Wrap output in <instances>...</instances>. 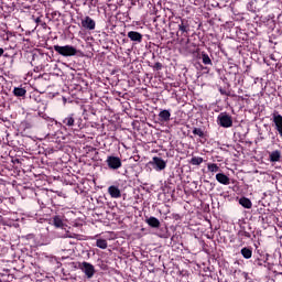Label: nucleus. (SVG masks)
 <instances>
[{
    "label": "nucleus",
    "mask_w": 282,
    "mask_h": 282,
    "mask_svg": "<svg viewBox=\"0 0 282 282\" xmlns=\"http://www.w3.org/2000/svg\"><path fill=\"white\" fill-rule=\"evenodd\" d=\"M178 30L180 32H182V34H188V32H191V25L188 24V21L185 19H181Z\"/></svg>",
    "instance_id": "nucleus-8"
},
{
    "label": "nucleus",
    "mask_w": 282,
    "mask_h": 282,
    "mask_svg": "<svg viewBox=\"0 0 282 282\" xmlns=\"http://www.w3.org/2000/svg\"><path fill=\"white\" fill-rule=\"evenodd\" d=\"M79 270H82V272H84L85 276L87 279H94V274H96V268L94 267V264L89 263V262H82L79 263Z\"/></svg>",
    "instance_id": "nucleus-3"
},
{
    "label": "nucleus",
    "mask_w": 282,
    "mask_h": 282,
    "mask_svg": "<svg viewBox=\"0 0 282 282\" xmlns=\"http://www.w3.org/2000/svg\"><path fill=\"white\" fill-rule=\"evenodd\" d=\"M207 171H209V173H218L219 165H217V163H208Z\"/></svg>",
    "instance_id": "nucleus-20"
},
{
    "label": "nucleus",
    "mask_w": 282,
    "mask_h": 282,
    "mask_svg": "<svg viewBox=\"0 0 282 282\" xmlns=\"http://www.w3.org/2000/svg\"><path fill=\"white\" fill-rule=\"evenodd\" d=\"M145 224H148V226H150V228H160V219H158L156 217H153V216L148 218L145 220Z\"/></svg>",
    "instance_id": "nucleus-14"
},
{
    "label": "nucleus",
    "mask_w": 282,
    "mask_h": 282,
    "mask_svg": "<svg viewBox=\"0 0 282 282\" xmlns=\"http://www.w3.org/2000/svg\"><path fill=\"white\" fill-rule=\"evenodd\" d=\"M159 118L162 122H169V120H171V110H161L159 112Z\"/></svg>",
    "instance_id": "nucleus-13"
},
{
    "label": "nucleus",
    "mask_w": 282,
    "mask_h": 282,
    "mask_svg": "<svg viewBox=\"0 0 282 282\" xmlns=\"http://www.w3.org/2000/svg\"><path fill=\"white\" fill-rule=\"evenodd\" d=\"M221 94H224V90H220Z\"/></svg>",
    "instance_id": "nucleus-31"
},
{
    "label": "nucleus",
    "mask_w": 282,
    "mask_h": 282,
    "mask_svg": "<svg viewBox=\"0 0 282 282\" xmlns=\"http://www.w3.org/2000/svg\"><path fill=\"white\" fill-rule=\"evenodd\" d=\"M106 163L108 165V169H111L112 171H118V169L122 167V160H120V158L118 156H108Z\"/></svg>",
    "instance_id": "nucleus-4"
},
{
    "label": "nucleus",
    "mask_w": 282,
    "mask_h": 282,
    "mask_svg": "<svg viewBox=\"0 0 282 282\" xmlns=\"http://www.w3.org/2000/svg\"><path fill=\"white\" fill-rule=\"evenodd\" d=\"M0 282H3V281L0 279Z\"/></svg>",
    "instance_id": "nucleus-33"
},
{
    "label": "nucleus",
    "mask_w": 282,
    "mask_h": 282,
    "mask_svg": "<svg viewBox=\"0 0 282 282\" xmlns=\"http://www.w3.org/2000/svg\"><path fill=\"white\" fill-rule=\"evenodd\" d=\"M154 67L158 69H162V63H160V62L155 63Z\"/></svg>",
    "instance_id": "nucleus-27"
},
{
    "label": "nucleus",
    "mask_w": 282,
    "mask_h": 282,
    "mask_svg": "<svg viewBox=\"0 0 282 282\" xmlns=\"http://www.w3.org/2000/svg\"><path fill=\"white\" fill-rule=\"evenodd\" d=\"M128 39H130V41H133L135 43H142V35L140 32H137V31L128 32Z\"/></svg>",
    "instance_id": "nucleus-10"
},
{
    "label": "nucleus",
    "mask_w": 282,
    "mask_h": 282,
    "mask_svg": "<svg viewBox=\"0 0 282 282\" xmlns=\"http://www.w3.org/2000/svg\"><path fill=\"white\" fill-rule=\"evenodd\" d=\"M217 122L219 127H223L224 129H229V127H232V117L228 115L227 112H221L217 117Z\"/></svg>",
    "instance_id": "nucleus-2"
},
{
    "label": "nucleus",
    "mask_w": 282,
    "mask_h": 282,
    "mask_svg": "<svg viewBox=\"0 0 282 282\" xmlns=\"http://www.w3.org/2000/svg\"><path fill=\"white\" fill-rule=\"evenodd\" d=\"M13 94L17 97H23V96H25V94H28V90H25L24 88L17 87L13 89Z\"/></svg>",
    "instance_id": "nucleus-21"
},
{
    "label": "nucleus",
    "mask_w": 282,
    "mask_h": 282,
    "mask_svg": "<svg viewBox=\"0 0 282 282\" xmlns=\"http://www.w3.org/2000/svg\"><path fill=\"white\" fill-rule=\"evenodd\" d=\"M42 118H44V120H47V115H42Z\"/></svg>",
    "instance_id": "nucleus-29"
},
{
    "label": "nucleus",
    "mask_w": 282,
    "mask_h": 282,
    "mask_svg": "<svg viewBox=\"0 0 282 282\" xmlns=\"http://www.w3.org/2000/svg\"><path fill=\"white\" fill-rule=\"evenodd\" d=\"M53 47L54 51L57 52V54H59L61 56H76L77 54L76 47L72 45H54Z\"/></svg>",
    "instance_id": "nucleus-1"
},
{
    "label": "nucleus",
    "mask_w": 282,
    "mask_h": 282,
    "mask_svg": "<svg viewBox=\"0 0 282 282\" xmlns=\"http://www.w3.org/2000/svg\"><path fill=\"white\" fill-rule=\"evenodd\" d=\"M53 225L55 226V228H63V226H65L61 216L53 217Z\"/></svg>",
    "instance_id": "nucleus-16"
},
{
    "label": "nucleus",
    "mask_w": 282,
    "mask_h": 282,
    "mask_svg": "<svg viewBox=\"0 0 282 282\" xmlns=\"http://www.w3.org/2000/svg\"><path fill=\"white\" fill-rule=\"evenodd\" d=\"M203 162H204V158L193 156L189 161V164H192L193 166H199V164H202Z\"/></svg>",
    "instance_id": "nucleus-18"
},
{
    "label": "nucleus",
    "mask_w": 282,
    "mask_h": 282,
    "mask_svg": "<svg viewBox=\"0 0 282 282\" xmlns=\"http://www.w3.org/2000/svg\"><path fill=\"white\" fill-rule=\"evenodd\" d=\"M82 28H84V30L94 31L96 30V21L89 15H86L84 19H82Z\"/></svg>",
    "instance_id": "nucleus-5"
},
{
    "label": "nucleus",
    "mask_w": 282,
    "mask_h": 282,
    "mask_svg": "<svg viewBox=\"0 0 282 282\" xmlns=\"http://www.w3.org/2000/svg\"><path fill=\"white\" fill-rule=\"evenodd\" d=\"M97 248H100V250H107L108 243L106 239H97L96 241Z\"/></svg>",
    "instance_id": "nucleus-19"
},
{
    "label": "nucleus",
    "mask_w": 282,
    "mask_h": 282,
    "mask_svg": "<svg viewBox=\"0 0 282 282\" xmlns=\"http://www.w3.org/2000/svg\"><path fill=\"white\" fill-rule=\"evenodd\" d=\"M150 164L154 166L155 171H164L166 169V161L159 156H154Z\"/></svg>",
    "instance_id": "nucleus-6"
},
{
    "label": "nucleus",
    "mask_w": 282,
    "mask_h": 282,
    "mask_svg": "<svg viewBox=\"0 0 282 282\" xmlns=\"http://www.w3.org/2000/svg\"><path fill=\"white\" fill-rule=\"evenodd\" d=\"M193 134L198 135V138H204V130H202V128H194Z\"/></svg>",
    "instance_id": "nucleus-24"
},
{
    "label": "nucleus",
    "mask_w": 282,
    "mask_h": 282,
    "mask_svg": "<svg viewBox=\"0 0 282 282\" xmlns=\"http://www.w3.org/2000/svg\"><path fill=\"white\" fill-rule=\"evenodd\" d=\"M240 235H242V237H247V239H250V232L248 231H240Z\"/></svg>",
    "instance_id": "nucleus-26"
},
{
    "label": "nucleus",
    "mask_w": 282,
    "mask_h": 282,
    "mask_svg": "<svg viewBox=\"0 0 282 282\" xmlns=\"http://www.w3.org/2000/svg\"><path fill=\"white\" fill-rule=\"evenodd\" d=\"M239 204L242 206V208H252V200L247 197H241L239 199Z\"/></svg>",
    "instance_id": "nucleus-15"
},
{
    "label": "nucleus",
    "mask_w": 282,
    "mask_h": 282,
    "mask_svg": "<svg viewBox=\"0 0 282 282\" xmlns=\"http://www.w3.org/2000/svg\"><path fill=\"white\" fill-rule=\"evenodd\" d=\"M180 43H181V45H188L191 43V39H188V37L186 40L182 39L180 41Z\"/></svg>",
    "instance_id": "nucleus-25"
},
{
    "label": "nucleus",
    "mask_w": 282,
    "mask_h": 282,
    "mask_svg": "<svg viewBox=\"0 0 282 282\" xmlns=\"http://www.w3.org/2000/svg\"><path fill=\"white\" fill-rule=\"evenodd\" d=\"M108 193L112 199H120L122 197V193L120 192V188L116 185L108 187Z\"/></svg>",
    "instance_id": "nucleus-7"
},
{
    "label": "nucleus",
    "mask_w": 282,
    "mask_h": 282,
    "mask_svg": "<svg viewBox=\"0 0 282 282\" xmlns=\"http://www.w3.org/2000/svg\"><path fill=\"white\" fill-rule=\"evenodd\" d=\"M221 94H224V90H220Z\"/></svg>",
    "instance_id": "nucleus-32"
},
{
    "label": "nucleus",
    "mask_w": 282,
    "mask_h": 282,
    "mask_svg": "<svg viewBox=\"0 0 282 282\" xmlns=\"http://www.w3.org/2000/svg\"><path fill=\"white\" fill-rule=\"evenodd\" d=\"M202 61L204 65H213V61L210 59V56L206 54L205 52L202 53Z\"/></svg>",
    "instance_id": "nucleus-22"
},
{
    "label": "nucleus",
    "mask_w": 282,
    "mask_h": 282,
    "mask_svg": "<svg viewBox=\"0 0 282 282\" xmlns=\"http://www.w3.org/2000/svg\"><path fill=\"white\" fill-rule=\"evenodd\" d=\"M3 48H0V56H3Z\"/></svg>",
    "instance_id": "nucleus-28"
},
{
    "label": "nucleus",
    "mask_w": 282,
    "mask_h": 282,
    "mask_svg": "<svg viewBox=\"0 0 282 282\" xmlns=\"http://www.w3.org/2000/svg\"><path fill=\"white\" fill-rule=\"evenodd\" d=\"M76 115L70 113L68 115L66 118L63 119V124H65V127H68L69 129H72V127H74V124H76Z\"/></svg>",
    "instance_id": "nucleus-9"
},
{
    "label": "nucleus",
    "mask_w": 282,
    "mask_h": 282,
    "mask_svg": "<svg viewBox=\"0 0 282 282\" xmlns=\"http://www.w3.org/2000/svg\"><path fill=\"white\" fill-rule=\"evenodd\" d=\"M83 236L78 235V234H69V232H66L64 235V238L65 239H78V240H82L83 238H80Z\"/></svg>",
    "instance_id": "nucleus-23"
},
{
    "label": "nucleus",
    "mask_w": 282,
    "mask_h": 282,
    "mask_svg": "<svg viewBox=\"0 0 282 282\" xmlns=\"http://www.w3.org/2000/svg\"><path fill=\"white\" fill-rule=\"evenodd\" d=\"M269 160L272 163L281 162V152H280V150H275V151L270 152Z\"/></svg>",
    "instance_id": "nucleus-12"
},
{
    "label": "nucleus",
    "mask_w": 282,
    "mask_h": 282,
    "mask_svg": "<svg viewBox=\"0 0 282 282\" xmlns=\"http://www.w3.org/2000/svg\"><path fill=\"white\" fill-rule=\"evenodd\" d=\"M216 180L219 184H223L224 186H228L230 184V177L224 173L216 174Z\"/></svg>",
    "instance_id": "nucleus-11"
},
{
    "label": "nucleus",
    "mask_w": 282,
    "mask_h": 282,
    "mask_svg": "<svg viewBox=\"0 0 282 282\" xmlns=\"http://www.w3.org/2000/svg\"><path fill=\"white\" fill-rule=\"evenodd\" d=\"M40 21H41V18H37V19H36V23H39Z\"/></svg>",
    "instance_id": "nucleus-30"
},
{
    "label": "nucleus",
    "mask_w": 282,
    "mask_h": 282,
    "mask_svg": "<svg viewBox=\"0 0 282 282\" xmlns=\"http://www.w3.org/2000/svg\"><path fill=\"white\" fill-rule=\"evenodd\" d=\"M240 252H241L243 259H252V249L245 247L241 249Z\"/></svg>",
    "instance_id": "nucleus-17"
}]
</instances>
